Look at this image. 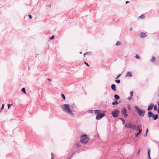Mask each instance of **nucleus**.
Returning <instances> with one entry per match:
<instances>
[{
	"label": "nucleus",
	"mask_w": 159,
	"mask_h": 159,
	"mask_svg": "<svg viewBox=\"0 0 159 159\" xmlns=\"http://www.w3.org/2000/svg\"><path fill=\"white\" fill-rule=\"evenodd\" d=\"M154 107V104L153 103H151L148 106L147 110L148 111L147 116L149 118H152L154 120H157L159 116L158 114H154L151 111H150L152 110Z\"/></svg>",
	"instance_id": "nucleus-1"
},
{
	"label": "nucleus",
	"mask_w": 159,
	"mask_h": 159,
	"mask_svg": "<svg viewBox=\"0 0 159 159\" xmlns=\"http://www.w3.org/2000/svg\"><path fill=\"white\" fill-rule=\"evenodd\" d=\"M61 109L63 111L70 115L71 116L74 117L75 115L72 112L69 104H64L61 106Z\"/></svg>",
	"instance_id": "nucleus-2"
},
{
	"label": "nucleus",
	"mask_w": 159,
	"mask_h": 159,
	"mask_svg": "<svg viewBox=\"0 0 159 159\" xmlns=\"http://www.w3.org/2000/svg\"><path fill=\"white\" fill-rule=\"evenodd\" d=\"M101 110H94V113L97 114V116L96 117V120H99L105 116V114L104 113L106 112V111H103V112L101 113Z\"/></svg>",
	"instance_id": "nucleus-3"
},
{
	"label": "nucleus",
	"mask_w": 159,
	"mask_h": 159,
	"mask_svg": "<svg viewBox=\"0 0 159 159\" xmlns=\"http://www.w3.org/2000/svg\"><path fill=\"white\" fill-rule=\"evenodd\" d=\"M134 108L139 116L143 117L144 116L145 111L144 110L136 106L134 107Z\"/></svg>",
	"instance_id": "nucleus-4"
},
{
	"label": "nucleus",
	"mask_w": 159,
	"mask_h": 159,
	"mask_svg": "<svg viewBox=\"0 0 159 159\" xmlns=\"http://www.w3.org/2000/svg\"><path fill=\"white\" fill-rule=\"evenodd\" d=\"M88 137L86 134H83L81 136L80 141L82 143L86 144L88 143V140L87 139Z\"/></svg>",
	"instance_id": "nucleus-5"
},
{
	"label": "nucleus",
	"mask_w": 159,
	"mask_h": 159,
	"mask_svg": "<svg viewBox=\"0 0 159 159\" xmlns=\"http://www.w3.org/2000/svg\"><path fill=\"white\" fill-rule=\"evenodd\" d=\"M120 114V111L118 109L113 110L111 112V114L113 117L116 118Z\"/></svg>",
	"instance_id": "nucleus-6"
},
{
	"label": "nucleus",
	"mask_w": 159,
	"mask_h": 159,
	"mask_svg": "<svg viewBox=\"0 0 159 159\" xmlns=\"http://www.w3.org/2000/svg\"><path fill=\"white\" fill-rule=\"evenodd\" d=\"M126 113L127 111L125 107H124L121 111V113L125 117H126L127 116Z\"/></svg>",
	"instance_id": "nucleus-7"
},
{
	"label": "nucleus",
	"mask_w": 159,
	"mask_h": 159,
	"mask_svg": "<svg viewBox=\"0 0 159 159\" xmlns=\"http://www.w3.org/2000/svg\"><path fill=\"white\" fill-rule=\"evenodd\" d=\"M139 36L141 38H144L147 36V35L145 33L142 32L140 33Z\"/></svg>",
	"instance_id": "nucleus-8"
},
{
	"label": "nucleus",
	"mask_w": 159,
	"mask_h": 159,
	"mask_svg": "<svg viewBox=\"0 0 159 159\" xmlns=\"http://www.w3.org/2000/svg\"><path fill=\"white\" fill-rule=\"evenodd\" d=\"M132 124L131 123H127L125 125V127L129 128V129H131V126Z\"/></svg>",
	"instance_id": "nucleus-9"
},
{
	"label": "nucleus",
	"mask_w": 159,
	"mask_h": 159,
	"mask_svg": "<svg viewBox=\"0 0 159 159\" xmlns=\"http://www.w3.org/2000/svg\"><path fill=\"white\" fill-rule=\"evenodd\" d=\"M111 88L113 91H116V87L115 84H112L111 85Z\"/></svg>",
	"instance_id": "nucleus-10"
},
{
	"label": "nucleus",
	"mask_w": 159,
	"mask_h": 159,
	"mask_svg": "<svg viewBox=\"0 0 159 159\" xmlns=\"http://www.w3.org/2000/svg\"><path fill=\"white\" fill-rule=\"evenodd\" d=\"M125 76L132 77V73L130 72H128L126 74V75Z\"/></svg>",
	"instance_id": "nucleus-11"
},
{
	"label": "nucleus",
	"mask_w": 159,
	"mask_h": 159,
	"mask_svg": "<svg viewBox=\"0 0 159 159\" xmlns=\"http://www.w3.org/2000/svg\"><path fill=\"white\" fill-rule=\"evenodd\" d=\"M150 149H149L148 150V157L149 159H151V158L150 157Z\"/></svg>",
	"instance_id": "nucleus-12"
},
{
	"label": "nucleus",
	"mask_w": 159,
	"mask_h": 159,
	"mask_svg": "<svg viewBox=\"0 0 159 159\" xmlns=\"http://www.w3.org/2000/svg\"><path fill=\"white\" fill-rule=\"evenodd\" d=\"M142 131V129H139V131L137 133H135V137H137L141 132Z\"/></svg>",
	"instance_id": "nucleus-13"
},
{
	"label": "nucleus",
	"mask_w": 159,
	"mask_h": 159,
	"mask_svg": "<svg viewBox=\"0 0 159 159\" xmlns=\"http://www.w3.org/2000/svg\"><path fill=\"white\" fill-rule=\"evenodd\" d=\"M142 129V127L141 125H139L136 127V129L137 130H138L139 131V129Z\"/></svg>",
	"instance_id": "nucleus-14"
},
{
	"label": "nucleus",
	"mask_w": 159,
	"mask_h": 159,
	"mask_svg": "<svg viewBox=\"0 0 159 159\" xmlns=\"http://www.w3.org/2000/svg\"><path fill=\"white\" fill-rule=\"evenodd\" d=\"M114 97L116 100H118L120 99V96L118 95H114Z\"/></svg>",
	"instance_id": "nucleus-15"
},
{
	"label": "nucleus",
	"mask_w": 159,
	"mask_h": 159,
	"mask_svg": "<svg viewBox=\"0 0 159 159\" xmlns=\"http://www.w3.org/2000/svg\"><path fill=\"white\" fill-rule=\"evenodd\" d=\"M118 103V102L117 101H115L114 102H113L112 103V104L113 105H117Z\"/></svg>",
	"instance_id": "nucleus-16"
},
{
	"label": "nucleus",
	"mask_w": 159,
	"mask_h": 159,
	"mask_svg": "<svg viewBox=\"0 0 159 159\" xmlns=\"http://www.w3.org/2000/svg\"><path fill=\"white\" fill-rule=\"evenodd\" d=\"M145 17V16L144 15H142L139 17V18L144 19Z\"/></svg>",
	"instance_id": "nucleus-17"
},
{
	"label": "nucleus",
	"mask_w": 159,
	"mask_h": 159,
	"mask_svg": "<svg viewBox=\"0 0 159 159\" xmlns=\"http://www.w3.org/2000/svg\"><path fill=\"white\" fill-rule=\"evenodd\" d=\"M156 58L154 57H152V58L150 60V61L152 62H153L155 61Z\"/></svg>",
	"instance_id": "nucleus-18"
},
{
	"label": "nucleus",
	"mask_w": 159,
	"mask_h": 159,
	"mask_svg": "<svg viewBox=\"0 0 159 159\" xmlns=\"http://www.w3.org/2000/svg\"><path fill=\"white\" fill-rule=\"evenodd\" d=\"M120 119L122 121V122H123V125H124L125 124V120L123 119L122 118H120Z\"/></svg>",
	"instance_id": "nucleus-19"
},
{
	"label": "nucleus",
	"mask_w": 159,
	"mask_h": 159,
	"mask_svg": "<svg viewBox=\"0 0 159 159\" xmlns=\"http://www.w3.org/2000/svg\"><path fill=\"white\" fill-rule=\"evenodd\" d=\"M76 146L77 148H79L80 147L81 145L80 143H76Z\"/></svg>",
	"instance_id": "nucleus-20"
},
{
	"label": "nucleus",
	"mask_w": 159,
	"mask_h": 159,
	"mask_svg": "<svg viewBox=\"0 0 159 159\" xmlns=\"http://www.w3.org/2000/svg\"><path fill=\"white\" fill-rule=\"evenodd\" d=\"M148 128H147L146 130V132L144 134V136L146 137V136H147V133H148Z\"/></svg>",
	"instance_id": "nucleus-21"
},
{
	"label": "nucleus",
	"mask_w": 159,
	"mask_h": 159,
	"mask_svg": "<svg viewBox=\"0 0 159 159\" xmlns=\"http://www.w3.org/2000/svg\"><path fill=\"white\" fill-rule=\"evenodd\" d=\"M61 96L63 98V100L65 101L66 99V98L64 95L63 94H61Z\"/></svg>",
	"instance_id": "nucleus-22"
},
{
	"label": "nucleus",
	"mask_w": 159,
	"mask_h": 159,
	"mask_svg": "<svg viewBox=\"0 0 159 159\" xmlns=\"http://www.w3.org/2000/svg\"><path fill=\"white\" fill-rule=\"evenodd\" d=\"M131 128L133 129H135L136 128V126L135 125H132Z\"/></svg>",
	"instance_id": "nucleus-23"
},
{
	"label": "nucleus",
	"mask_w": 159,
	"mask_h": 159,
	"mask_svg": "<svg viewBox=\"0 0 159 159\" xmlns=\"http://www.w3.org/2000/svg\"><path fill=\"white\" fill-rule=\"evenodd\" d=\"M21 91L24 93H26L25 89L24 88H23L21 89Z\"/></svg>",
	"instance_id": "nucleus-24"
},
{
	"label": "nucleus",
	"mask_w": 159,
	"mask_h": 159,
	"mask_svg": "<svg viewBox=\"0 0 159 159\" xmlns=\"http://www.w3.org/2000/svg\"><path fill=\"white\" fill-rule=\"evenodd\" d=\"M121 44V42L120 41H118L116 44V45L118 46L120 45Z\"/></svg>",
	"instance_id": "nucleus-25"
},
{
	"label": "nucleus",
	"mask_w": 159,
	"mask_h": 159,
	"mask_svg": "<svg viewBox=\"0 0 159 159\" xmlns=\"http://www.w3.org/2000/svg\"><path fill=\"white\" fill-rule=\"evenodd\" d=\"M115 81L117 84H119L120 82V80H115Z\"/></svg>",
	"instance_id": "nucleus-26"
},
{
	"label": "nucleus",
	"mask_w": 159,
	"mask_h": 159,
	"mask_svg": "<svg viewBox=\"0 0 159 159\" xmlns=\"http://www.w3.org/2000/svg\"><path fill=\"white\" fill-rule=\"evenodd\" d=\"M157 109V106L156 105L154 106V111H156Z\"/></svg>",
	"instance_id": "nucleus-27"
},
{
	"label": "nucleus",
	"mask_w": 159,
	"mask_h": 159,
	"mask_svg": "<svg viewBox=\"0 0 159 159\" xmlns=\"http://www.w3.org/2000/svg\"><path fill=\"white\" fill-rule=\"evenodd\" d=\"M12 105V104H8L7 106H8V109H9L11 106Z\"/></svg>",
	"instance_id": "nucleus-28"
},
{
	"label": "nucleus",
	"mask_w": 159,
	"mask_h": 159,
	"mask_svg": "<svg viewBox=\"0 0 159 159\" xmlns=\"http://www.w3.org/2000/svg\"><path fill=\"white\" fill-rule=\"evenodd\" d=\"M135 57L137 59H140V57L137 54H136Z\"/></svg>",
	"instance_id": "nucleus-29"
},
{
	"label": "nucleus",
	"mask_w": 159,
	"mask_h": 159,
	"mask_svg": "<svg viewBox=\"0 0 159 159\" xmlns=\"http://www.w3.org/2000/svg\"><path fill=\"white\" fill-rule=\"evenodd\" d=\"M122 74V73L121 74H119L116 77V79H118V78H119L120 76V75H121Z\"/></svg>",
	"instance_id": "nucleus-30"
},
{
	"label": "nucleus",
	"mask_w": 159,
	"mask_h": 159,
	"mask_svg": "<svg viewBox=\"0 0 159 159\" xmlns=\"http://www.w3.org/2000/svg\"><path fill=\"white\" fill-rule=\"evenodd\" d=\"M133 91H131L130 92V96H131V97H132L133 96Z\"/></svg>",
	"instance_id": "nucleus-31"
},
{
	"label": "nucleus",
	"mask_w": 159,
	"mask_h": 159,
	"mask_svg": "<svg viewBox=\"0 0 159 159\" xmlns=\"http://www.w3.org/2000/svg\"><path fill=\"white\" fill-rule=\"evenodd\" d=\"M54 35H53L52 36H51V37H50L49 38V39H51V40H52V39H54Z\"/></svg>",
	"instance_id": "nucleus-32"
},
{
	"label": "nucleus",
	"mask_w": 159,
	"mask_h": 159,
	"mask_svg": "<svg viewBox=\"0 0 159 159\" xmlns=\"http://www.w3.org/2000/svg\"><path fill=\"white\" fill-rule=\"evenodd\" d=\"M28 16L29 18L30 19H32V16L30 15H28Z\"/></svg>",
	"instance_id": "nucleus-33"
},
{
	"label": "nucleus",
	"mask_w": 159,
	"mask_h": 159,
	"mask_svg": "<svg viewBox=\"0 0 159 159\" xmlns=\"http://www.w3.org/2000/svg\"><path fill=\"white\" fill-rule=\"evenodd\" d=\"M84 63L87 66H89V64H88V63L86 62L85 61H84Z\"/></svg>",
	"instance_id": "nucleus-34"
},
{
	"label": "nucleus",
	"mask_w": 159,
	"mask_h": 159,
	"mask_svg": "<svg viewBox=\"0 0 159 159\" xmlns=\"http://www.w3.org/2000/svg\"><path fill=\"white\" fill-rule=\"evenodd\" d=\"M4 104H2V107H1V108L2 109H3L4 108Z\"/></svg>",
	"instance_id": "nucleus-35"
},
{
	"label": "nucleus",
	"mask_w": 159,
	"mask_h": 159,
	"mask_svg": "<svg viewBox=\"0 0 159 159\" xmlns=\"http://www.w3.org/2000/svg\"><path fill=\"white\" fill-rule=\"evenodd\" d=\"M157 112L158 114L159 113V107H158V108L157 110Z\"/></svg>",
	"instance_id": "nucleus-36"
},
{
	"label": "nucleus",
	"mask_w": 159,
	"mask_h": 159,
	"mask_svg": "<svg viewBox=\"0 0 159 159\" xmlns=\"http://www.w3.org/2000/svg\"><path fill=\"white\" fill-rule=\"evenodd\" d=\"M132 98V97H131V96H130V97H129L128 98L129 100H130Z\"/></svg>",
	"instance_id": "nucleus-37"
},
{
	"label": "nucleus",
	"mask_w": 159,
	"mask_h": 159,
	"mask_svg": "<svg viewBox=\"0 0 159 159\" xmlns=\"http://www.w3.org/2000/svg\"><path fill=\"white\" fill-rule=\"evenodd\" d=\"M51 156L52 157H53V158L54 157V155H53V153H52L51 154Z\"/></svg>",
	"instance_id": "nucleus-38"
},
{
	"label": "nucleus",
	"mask_w": 159,
	"mask_h": 159,
	"mask_svg": "<svg viewBox=\"0 0 159 159\" xmlns=\"http://www.w3.org/2000/svg\"><path fill=\"white\" fill-rule=\"evenodd\" d=\"M47 79L48 80H49V81H51V79H50V78H47Z\"/></svg>",
	"instance_id": "nucleus-39"
},
{
	"label": "nucleus",
	"mask_w": 159,
	"mask_h": 159,
	"mask_svg": "<svg viewBox=\"0 0 159 159\" xmlns=\"http://www.w3.org/2000/svg\"><path fill=\"white\" fill-rule=\"evenodd\" d=\"M140 150H139L138 151V152H137V154H139L140 153Z\"/></svg>",
	"instance_id": "nucleus-40"
},
{
	"label": "nucleus",
	"mask_w": 159,
	"mask_h": 159,
	"mask_svg": "<svg viewBox=\"0 0 159 159\" xmlns=\"http://www.w3.org/2000/svg\"><path fill=\"white\" fill-rule=\"evenodd\" d=\"M88 53H89V52H86L84 54V55H85L86 54H88Z\"/></svg>",
	"instance_id": "nucleus-41"
},
{
	"label": "nucleus",
	"mask_w": 159,
	"mask_h": 159,
	"mask_svg": "<svg viewBox=\"0 0 159 159\" xmlns=\"http://www.w3.org/2000/svg\"><path fill=\"white\" fill-rule=\"evenodd\" d=\"M129 2V1H126L125 2L126 4H127Z\"/></svg>",
	"instance_id": "nucleus-42"
},
{
	"label": "nucleus",
	"mask_w": 159,
	"mask_h": 159,
	"mask_svg": "<svg viewBox=\"0 0 159 159\" xmlns=\"http://www.w3.org/2000/svg\"><path fill=\"white\" fill-rule=\"evenodd\" d=\"M132 28H130L129 30L131 31H132Z\"/></svg>",
	"instance_id": "nucleus-43"
},
{
	"label": "nucleus",
	"mask_w": 159,
	"mask_h": 159,
	"mask_svg": "<svg viewBox=\"0 0 159 159\" xmlns=\"http://www.w3.org/2000/svg\"><path fill=\"white\" fill-rule=\"evenodd\" d=\"M157 104L158 106H159V101L158 102Z\"/></svg>",
	"instance_id": "nucleus-44"
},
{
	"label": "nucleus",
	"mask_w": 159,
	"mask_h": 159,
	"mask_svg": "<svg viewBox=\"0 0 159 159\" xmlns=\"http://www.w3.org/2000/svg\"><path fill=\"white\" fill-rule=\"evenodd\" d=\"M54 159V158H53V157H52L51 159Z\"/></svg>",
	"instance_id": "nucleus-45"
},
{
	"label": "nucleus",
	"mask_w": 159,
	"mask_h": 159,
	"mask_svg": "<svg viewBox=\"0 0 159 159\" xmlns=\"http://www.w3.org/2000/svg\"><path fill=\"white\" fill-rule=\"evenodd\" d=\"M49 7H51V5H49Z\"/></svg>",
	"instance_id": "nucleus-46"
},
{
	"label": "nucleus",
	"mask_w": 159,
	"mask_h": 159,
	"mask_svg": "<svg viewBox=\"0 0 159 159\" xmlns=\"http://www.w3.org/2000/svg\"><path fill=\"white\" fill-rule=\"evenodd\" d=\"M74 154V153H73V154L72 155H71V157H72V156H73V155Z\"/></svg>",
	"instance_id": "nucleus-47"
},
{
	"label": "nucleus",
	"mask_w": 159,
	"mask_h": 159,
	"mask_svg": "<svg viewBox=\"0 0 159 159\" xmlns=\"http://www.w3.org/2000/svg\"><path fill=\"white\" fill-rule=\"evenodd\" d=\"M3 109H2V108H1V109H0V110H1V111H2V110Z\"/></svg>",
	"instance_id": "nucleus-48"
},
{
	"label": "nucleus",
	"mask_w": 159,
	"mask_h": 159,
	"mask_svg": "<svg viewBox=\"0 0 159 159\" xmlns=\"http://www.w3.org/2000/svg\"><path fill=\"white\" fill-rule=\"evenodd\" d=\"M80 54H82V52H80Z\"/></svg>",
	"instance_id": "nucleus-49"
},
{
	"label": "nucleus",
	"mask_w": 159,
	"mask_h": 159,
	"mask_svg": "<svg viewBox=\"0 0 159 159\" xmlns=\"http://www.w3.org/2000/svg\"><path fill=\"white\" fill-rule=\"evenodd\" d=\"M69 159H70V157L69 158Z\"/></svg>",
	"instance_id": "nucleus-50"
},
{
	"label": "nucleus",
	"mask_w": 159,
	"mask_h": 159,
	"mask_svg": "<svg viewBox=\"0 0 159 159\" xmlns=\"http://www.w3.org/2000/svg\"><path fill=\"white\" fill-rule=\"evenodd\" d=\"M2 111H1V110H0V113Z\"/></svg>",
	"instance_id": "nucleus-51"
},
{
	"label": "nucleus",
	"mask_w": 159,
	"mask_h": 159,
	"mask_svg": "<svg viewBox=\"0 0 159 159\" xmlns=\"http://www.w3.org/2000/svg\"><path fill=\"white\" fill-rule=\"evenodd\" d=\"M90 111H92V112H93V110H90Z\"/></svg>",
	"instance_id": "nucleus-52"
},
{
	"label": "nucleus",
	"mask_w": 159,
	"mask_h": 159,
	"mask_svg": "<svg viewBox=\"0 0 159 159\" xmlns=\"http://www.w3.org/2000/svg\"><path fill=\"white\" fill-rule=\"evenodd\" d=\"M113 21H115V20H114V19H113Z\"/></svg>",
	"instance_id": "nucleus-53"
},
{
	"label": "nucleus",
	"mask_w": 159,
	"mask_h": 159,
	"mask_svg": "<svg viewBox=\"0 0 159 159\" xmlns=\"http://www.w3.org/2000/svg\"><path fill=\"white\" fill-rule=\"evenodd\" d=\"M158 34H159V33Z\"/></svg>",
	"instance_id": "nucleus-54"
}]
</instances>
